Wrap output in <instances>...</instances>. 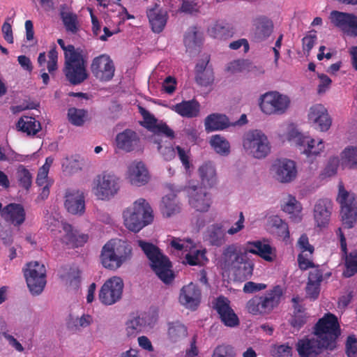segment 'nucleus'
I'll return each instance as SVG.
<instances>
[{"label":"nucleus","mask_w":357,"mask_h":357,"mask_svg":"<svg viewBox=\"0 0 357 357\" xmlns=\"http://www.w3.org/2000/svg\"><path fill=\"white\" fill-rule=\"evenodd\" d=\"M24 275L27 286L33 295L40 294L46 284V268L43 264L31 261L26 264Z\"/></svg>","instance_id":"obj_8"},{"label":"nucleus","mask_w":357,"mask_h":357,"mask_svg":"<svg viewBox=\"0 0 357 357\" xmlns=\"http://www.w3.org/2000/svg\"><path fill=\"white\" fill-rule=\"evenodd\" d=\"M341 158L342 162L352 167L357 165V149L354 146H349L342 152Z\"/></svg>","instance_id":"obj_52"},{"label":"nucleus","mask_w":357,"mask_h":357,"mask_svg":"<svg viewBox=\"0 0 357 357\" xmlns=\"http://www.w3.org/2000/svg\"><path fill=\"white\" fill-rule=\"evenodd\" d=\"M308 119L317 128L323 132L327 131L332 123L327 109L321 104H317L310 107Z\"/></svg>","instance_id":"obj_22"},{"label":"nucleus","mask_w":357,"mask_h":357,"mask_svg":"<svg viewBox=\"0 0 357 357\" xmlns=\"http://www.w3.org/2000/svg\"><path fill=\"white\" fill-rule=\"evenodd\" d=\"M62 228L65 234L61 237V241L68 248H77L82 247L89 241V235L74 229L68 223H63Z\"/></svg>","instance_id":"obj_21"},{"label":"nucleus","mask_w":357,"mask_h":357,"mask_svg":"<svg viewBox=\"0 0 357 357\" xmlns=\"http://www.w3.org/2000/svg\"><path fill=\"white\" fill-rule=\"evenodd\" d=\"M176 149L177 151L178 156L182 162V165L186 170L189 169L190 167V151H186L179 146H176Z\"/></svg>","instance_id":"obj_63"},{"label":"nucleus","mask_w":357,"mask_h":357,"mask_svg":"<svg viewBox=\"0 0 357 357\" xmlns=\"http://www.w3.org/2000/svg\"><path fill=\"white\" fill-rule=\"evenodd\" d=\"M255 26L252 33L255 42H261L268 38L273 31L272 20L266 16L261 15L253 20Z\"/></svg>","instance_id":"obj_26"},{"label":"nucleus","mask_w":357,"mask_h":357,"mask_svg":"<svg viewBox=\"0 0 357 357\" xmlns=\"http://www.w3.org/2000/svg\"><path fill=\"white\" fill-rule=\"evenodd\" d=\"M17 128L19 130L26 133L27 135L33 136L41 130L40 122L35 118L27 116H24L18 120Z\"/></svg>","instance_id":"obj_41"},{"label":"nucleus","mask_w":357,"mask_h":357,"mask_svg":"<svg viewBox=\"0 0 357 357\" xmlns=\"http://www.w3.org/2000/svg\"><path fill=\"white\" fill-rule=\"evenodd\" d=\"M64 205L67 211L72 214H83L85 211L84 192L76 190H68L65 195Z\"/></svg>","instance_id":"obj_23"},{"label":"nucleus","mask_w":357,"mask_h":357,"mask_svg":"<svg viewBox=\"0 0 357 357\" xmlns=\"http://www.w3.org/2000/svg\"><path fill=\"white\" fill-rule=\"evenodd\" d=\"M329 18L331 23L347 36H357V16L354 14L333 10Z\"/></svg>","instance_id":"obj_12"},{"label":"nucleus","mask_w":357,"mask_h":357,"mask_svg":"<svg viewBox=\"0 0 357 357\" xmlns=\"http://www.w3.org/2000/svg\"><path fill=\"white\" fill-rule=\"evenodd\" d=\"M143 324L144 321L139 316L129 319L126 324L128 336H135L137 333H140L142 330Z\"/></svg>","instance_id":"obj_51"},{"label":"nucleus","mask_w":357,"mask_h":357,"mask_svg":"<svg viewBox=\"0 0 357 357\" xmlns=\"http://www.w3.org/2000/svg\"><path fill=\"white\" fill-rule=\"evenodd\" d=\"M88 112L83 109L75 107L69 108L68 110V117L69 121L74 126H82L87 117Z\"/></svg>","instance_id":"obj_50"},{"label":"nucleus","mask_w":357,"mask_h":357,"mask_svg":"<svg viewBox=\"0 0 357 357\" xmlns=\"http://www.w3.org/2000/svg\"><path fill=\"white\" fill-rule=\"evenodd\" d=\"M91 71L100 82H109L114 77L115 66L108 55L101 54L93 59Z\"/></svg>","instance_id":"obj_13"},{"label":"nucleus","mask_w":357,"mask_h":357,"mask_svg":"<svg viewBox=\"0 0 357 357\" xmlns=\"http://www.w3.org/2000/svg\"><path fill=\"white\" fill-rule=\"evenodd\" d=\"M211 357H235V354L230 346L219 345L213 350Z\"/></svg>","instance_id":"obj_58"},{"label":"nucleus","mask_w":357,"mask_h":357,"mask_svg":"<svg viewBox=\"0 0 357 357\" xmlns=\"http://www.w3.org/2000/svg\"><path fill=\"white\" fill-rule=\"evenodd\" d=\"M338 192L336 202L340 205V208L357 206V196L351 192L346 190L344 183L340 181L338 183Z\"/></svg>","instance_id":"obj_38"},{"label":"nucleus","mask_w":357,"mask_h":357,"mask_svg":"<svg viewBox=\"0 0 357 357\" xmlns=\"http://www.w3.org/2000/svg\"><path fill=\"white\" fill-rule=\"evenodd\" d=\"M213 307L225 326L234 328L240 324L239 319L231 307L230 301L227 297L224 296L217 297L213 302Z\"/></svg>","instance_id":"obj_14"},{"label":"nucleus","mask_w":357,"mask_h":357,"mask_svg":"<svg viewBox=\"0 0 357 357\" xmlns=\"http://www.w3.org/2000/svg\"><path fill=\"white\" fill-rule=\"evenodd\" d=\"M205 251L201 250H195L187 253L185 257L186 264L190 266L201 265L202 259L205 257Z\"/></svg>","instance_id":"obj_54"},{"label":"nucleus","mask_w":357,"mask_h":357,"mask_svg":"<svg viewBox=\"0 0 357 357\" xmlns=\"http://www.w3.org/2000/svg\"><path fill=\"white\" fill-rule=\"evenodd\" d=\"M298 144L303 149L301 151L311 161L319 155L324 149V142L320 139L316 141L307 136H301L298 139Z\"/></svg>","instance_id":"obj_27"},{"label":"nucleus","mask_w":357,"mask_h":357,"mask_svg":"<svg viewBox=\"0 0 357 357\" xmlns=\"http://www.w3.org/2000/svg\"><path fill=\"white\" fill-rule=\"evenodd\" d=\"M246 254L242 252L236 244H231L226 246L222 254L220 266L225 271H234L235 268L243 263V259Z\"/></svg>","instance_id":"obj_15"},{"label":"nucleus","mask_w":357,"mask_h":357,"mask_svg":"<svg viewBox=\"0 0 357 357\" xmlns=\"http://www.w3.org/2000/svg\"><path fill=\"white\" fill-rule=\"evenodd\" d=\"M49 61H47V68L48 72L52 74L57 70V61H58V52L56 51V47L54 45L48 52Z\"/></svg>","instance_id":"obj_57"},{"label":"nucleus","mask_w":357,"mask_h":357,"mask_svg":"<svg viewBox=\"0 0 357 357\" xmlns=\"http://www.w3.org/2000/svg\"><path fill=\"white\" fill-rule=\"evenodd\" d=\"M282 296V288L280 285H276L265 293L250 298L247 302L245 308L252 315H268L279 306Z\"/></svg>","instance_id":"obj_3"},{"label":"nucleus","mask_w":357,"mask_h":357,"mask_svg":"<svg viewBox=\"0 0 357 357\" xmlns=\"http://www.w3.org/2000/svg\"><path fill=\"white\" fill-rule=\"evenodd\" d=\"M137 244L150 261V266L157 276L165 284H169L174 278L172 263L158 247L152 243L138 240Z\"/></svg>","instance_id":"obj_1"},{"label":"nucleus","mask_w":357,"mask_h":357,"mask_svg":"<svg viewBox=\"0 0 357 357\" xmlns=\"http://www.w3.org/2000/svg\"><path fill=\"white\" fill-rule=\"evenodd\" d=\"M245 252L258 255L268 262L273 261L276 257L275 249L265 241H248L245 245Z\"/></svg>","instance_id":"obj_20"},{"label":"nucleus","mask_w":357,"mask_h":357,"mask_svg":"<svg viewBox=\"0 0 357 357\" xmlns=\"http://www.w3.org/2000/svg\"><path fill=\"white\" fill-rule=\"evenodd\" d=\"M16 178L20 187L29 190L32 184V174L23 165H19L16 169Z\"/></svg>","instance_id":"obj_45"},{"label":"nucleus","mask_w":357,"mask_h":357,"mask_svg":"<svg viewBox=\"0 0 357 357\" xmlns=\"http://www.w3.org/2000/svg\"><path fill=\"white\" fill-rule=\"evenodd\" d=\"M307 321L306 313H294L289 321L290 325L297 330L301 328Z\"/></svg>","instance_id":"obj_59"},{"label":"nucleus","mask_w":357,"mask_h":357,"mask_svg":"<svg viewBox=\"0 0 357 357\" xmlns=\"http://www.w3.org/2000/svg\"><path fill=\"white\" fill-rule=\"evenodd\" d=\"M340 215L345 228H353L357 222V206L340 208Z\"/></svg>","instance_id":"obj_44"},{"label":"nucleus","mask_w":357,"mask_h":357,"mask_svg":"<svg viewBox=\"0 0 357 357\" xmlns=\"http://www.w3.org/2000/svg\"><path fill=\"white\" fill-rule=\"evenodd\" d=\"M201 295L199 287L190 282L181 289L179 302L186 308L195 310L200 304Z\"/></svg>","instance_id":"obj_19"},{"label":"nucleus","mask_w":357,"mask_h":357,"mask_svg":"<svg viewBox=\"0 0 357 357\" xmlns=\"http://www.w3.org/2000/svg\"><path fill=\"white\" fill-rule=\"evenodd\" d=\"M321 342L322 341L319 339L300 340L296 344L299 357H315L321 352L322 349L325 348L322 347Z\"/></svg>","instance_id":"obj_31"},{"label":"nucleus","mask_w":357,"mask_h":357,"mask_svg":"<svg viewBox=\"0 0 357 357\" xmlns=\"http://www.w3.org/2000/svg\"><path fill=\"white\" fill-rule=\"evenodd\" d=\"M61 18L67 31L76 33L79 30V23L76 14L61 11Z\"/></svg>","instance_id":"obj_48"},{"label":"nucleus","mask_w":357,"mask_h":357,"mask_svg":"<svg viewBox=\"0 0 357 357\" xmlns=\"http://www.w3.org/2000/svg\"><path fill=\"white\" fill-rule=\"evenodd\" d=\"M154 143L156 144L157 149L162 158L165 160L170 161L174 158L176 155V147H173L172 146H163L162 145V140L155 139Z\"/></svg>","instance_id":"obj_53"},{"label":"nucleus","mask_w":357,"mask_h":357,"mask_svg":"<svg viewBox=\"0 0 357 357\" xmlns=\"http://www.w3.org/2000/svg\"><path fill=\"white\" fill-rule=\"evenodd\" d=\"M126 227L131 231L138 232L153 220V210L150 204L143 198L136 200L132 206L123 213Z\"/></svg>","instance_id":"obj_2"},{"label":"nucleus","mask_w":357,"mask_h":357,"mask_svg":"<svg viewBox=\"0 0 357 357\" xmlns=\"http://www.w3.org/2000/svg\"><path fill=\"white\" fill-rule=\"evenodd\" d=\"M107 243L109 244V248L122 264L127 263L132 258V247L128 241L122 239H111Z\"/></svg>","instance_id":"obj_30"},{"label":"nucleus","mask_w":357,"mask_h":357,"mask_svg":"<svg viewBox=\"0 0 357 357\" xmlns=\"http://www.w3.org/2000/svg\"><path fill=\"white\" fill-rule=\"evenodd\" d=\"M205 130L208 132L224 130L229 127V121L226 115L211 114L204 121Z\"/></svg>","instance_id":"obj_39"},{"label":"nucleus","mask_w":357,"mask_h":357,"mask_svg":"<svg viewBox=\"0 0 357 357\" xmlns=\"http://www.w3.org/2000/svg\"><path fill=\"white\" fill-rule=\"evenodd\" d=\"M124 284L120 277L114 276L105 281L99 291L100 301L105 305L118 302L122 297Z\"/></svg>","instance_id":"obj_10"},{"label":"nucleus","mask_w":357,"mask_h":357,"mask_svg":"<svg viewBox=\"0 0 357 357\" xmlns=\"http://www.w3.org/2000/svg\"><path fill=\"white\" fill-rule=\"evenodd\" d=\"M210 56L206 55L199 61L195 66V81L202 86H208L214 82V73L213 68L208 66Z\"/></svg>","instance_id":"obj_24"},{"label":"nucleus","mask_w":357,"mask_h":357,"mask_svg":"<svg viewBox=\"0 0 357 357\" xmlns=\"http://www.w3.org/2000/svg\"><path fill=\"white\" fill-rule=\"evenodd\" d=\"M289 103L290 100L287 96L278 91H270L261 96L259 107L266 114H282L289 107Z\"/></svg>","instance_id":"obj_9"},{"label":"nucleus","mask_w":357,"mask_h":357,"mask_svg":"<svg viewBox=\"0 0 357 357\" xmlns=\"http://www.w3.org/2000/svg\"><path fill=\"white\" fill-rule=\"evenodd\" d=\"M211 146L215 152L222 155H227L230 153L229 142L220 135H213L210 141Z\"/></svg>","instance_id":"obj_46"},{"label":"nucleus","mask_w":357,"mask_h":357,"mask_svg":"<svg viewBox=\"0 0 357 357\" xmlns=\"http://www.w3.org/2000/svg\"><path fill=\"white\" fill-rule=\"evenodd\" d=\"M172 109L183 117L194 118L199 116L200 105L195 99L183 100L173 105Z\"/></svg>","instance_id":"obj_33"},{"label":"nucleus","mask_w":357,"mask_h":357,"mask_svg":"<svg viewBox=\"0 0 357 357\" xmlns=\"http://www.w3.org/2000/svg\"><path fill=\"white\" fill-rule=\"evenodd\" d=\"M257 70V67L253 66V64L247 59L234 60L230 62L227 67V70L233 74L243 72H253Z\"/></svg>","instance_id":"obj_43"},{"label":"nucleus","mask_w":357,"mask_h":357,"mask_svg":"<svg viewBox=\"0 0 357 357\" xmlns=\"http://www.w3.org/2000/svg\"><path fill=\"white\" fill-rule=\"evenodd\" d=\"M93 191L98 199L108 200L117 194L120 189V179L114 173L104 172L93 181Z\"/></svg>","instance_id":"obj_6"},{"label":"nucleus","mask_w":357,"mask_h":357,"mask_svg":"<svg viewBox=\"0 0 357 357\" xmlns=\"http://www.w3.org/2000/svg\"><path fill=\"white\" fill-rule=\"evenodd\" d=\"M208 33L214 38L226 39L232 37L234 31L229 24L223 21H217L208 29Z\"/></svg>","instance_id":"obj_40"},{"label":"nucleus","mask_w":357,"mask_h":357,"mask_svg":"<svg viewBox=\"0 0 357 357\" xmlns=\"http://www.w3.org/2000/svg\"><path fill=\"white\" fill-rule=\"evenodd\" d=\"M1 217L14 226H20L25 220L26 213L21 204L12 203L3 208Z\"/></svg>","instance_id":"obj_28"},{"label":"nucleus","mask_w":357,"mask_h":357,"mask_svg":"<svg viewBox=\"0 0 357 357\" xmlns=\"http://www.w3.org/2000/svg\"><path fill=\"white\" fill-rule=\"evenodd\" d=\"M188 335L187 328L179 321H175L169 324L168 335L173 342H176Z\"/></svg>","instance_id":"obj_47"},{"label":"nucleus","mask_w":357,"mask_h":357,"mask_svg":"<svg viewBox=\"0 0 357 357\" xmlns=\"http://www.w3.org/2000/svg\"><path fill=\"white\" fill-rule=\"evenodd\" d=\"M243 146L256 158L266 157L271 149L267 137L259 130L247 132L243 136Z\"/></svg>","instance_id":"obj_7"},{"label":"nucleus","mask_w":357,"mask_h":357,"mask_svg":"<svg viewBox=\"0 0 357 357\" xmlns=\"http://www.w3.org/2000/svg\"><path fill=\"white\" fill-rule=\"evenodd\" d=\"M139 112L144 119L141 126L155 135L154 140L155 139L161 140L159 139L160 135H164L170 139H174L175 134L174 130L165 122L162 121L158 122V119L153 114L142 107H139Z\"/></svg>","instance_id":"obj_11"},{"label":"nucleus","mask_w":357,"mask_h":357,"mask_svg":"<svg viewBox=\"0 0 357 357\" xmlns=\"http://www.w3.org/2000/svg\"><path fill=\"white\" fill-rule=\"evenodd\" d=\"M63 73L66 79L73 85H78L89 77L86 61L83 51L65 59Z\"/></svg>","instance_id":"obj_5"},{"label":"nucleus","mask_w":357,"mask_h":357,"mask_svg":"<svg viewBox=\"0 0 357 357\" xmlns=\"http://www.w3.org/2000/svg\"><path fill=\"white\" fill-rule=\"evenodd\" d=\"M147 17L154 33L162 31L167 20V14L165 11L158 7L152 8L147 10Z\"/></svg>","instance_id":"obj_35"},{"label":"nucleus","mask_w":357,"mask_h":357,"mask_svg":"<svg viewBox=\"0 0 357 357\" xmlns=\"http://www.w3.org/2000/svg\"><path fill=\"white\" fill-rule=\"evenodd\" d=\"M336 234L340 238L342 255L344 257L345 268L342 275L345 278H351L357 273V250L348 253L346 238L342 229L338 228Z\"/></svg>","instance_id":"obj_17"},{"label":"nucleus","mask_w":357,"mask_h":357,"mask_svg":"<svg viewBox=\"0 0 357 357\" xmlns=\"http://www.w3.org/2000/svg\"><path fill=\"white\" fill-rule=\"evenodd\" d=\"M314 334L322 341V347L332 349L336 339L340 335V328L337 318L331 313L326 314L314 326Z\"/></svg>","instance_id":"obj_4"},{"label":"nucleus","mask_w":357,"mask_h":357,"mask_svg":"<svg viewBox=\"0 0 357 357\" xmlns=\"http://www.w3.org/2000/svg\"><path fill=\"white\" fill-rule=\"evenodd\" d=\"M64 278L70 285L77 287L80 282L81 272L77 267L73 266L70 268Z\"/></svg>","instance_id":"obj_55"},{"label":"nucleus","mask_w":357,"mask_h":357,"mask_svg":"<svg viewBox=\"0 0 357 357\" xmlns=\"http://www.w3.org/2000/svg\"><path fill=\"white\" fill-rule=\"evenodd\" d=\"M160 211L163 217L169 218L181 211V206L175 195H165L160 204Z\"/></svg>","instance_id":"obj_36"},{"label":"nucleus","mask_w":357,"mask_h":357,"mask_svg":"<svg viewBox=\"0 0 357 357\" xmlns=\"http://www.w3.org/2000/svg\"><path fill=\"white\" fill-rule=\"evenodd\" d=\"M57 43L64 52L65 59L70 58V56H73L82 51L79 48L75 49L73 45H66L64 40L61 38L58 39Z\"/></svg>","instance_id":"obj_62"},{"label":"nucleus","mask_w":357,"mask_h":357,"mask_svg":"<svg viewBox=\"0 0 357 357\" xmlns=\"http://www.w3.org/2000/svg\"><path fill=\"white\" fill-rule=\"evenodd\" d=\"M199 174L202 183L208 187H213L217 182L216 171L211 162L203 164L199 168Z\"/></svg>","instance_id":"obj_42"},{"label":"nucleus","mask_w":357,"mask_h":357,"mask_svg":"<svg viewBox=\"0 0 357 357\" xmlns=\"http://www.w3.org/2000/svg\"><path fill=\"white\" fill-rule=\"evenodd\" d=\"M345 352L347 357L357 356V338L354 335L347 337L345 343Z\"/></svg>","instance_id":"obj_56"},{"label":"nucleus","mask_w":357,"mask_h":357,"mask_svg":"<svg viewBox=\"0 0 357 357\" xmlns=\"http://www.w3.org/2000/svg\"><path fill=\"white\" fill-rule=\"evenodd\" d=\"M292 348L288 344L275 345L273 355L275 357H291Z\"/></svg>","instance_id":"obj_61"},{"label":"nucleus","mask_w":357,"mask_h":357,"mask_svg":"<svg viewBox=\"0 0 357 357\" xmlns=\"http://www.w3.org/2000/svg\"><path fill=\"white\" fill-rule=\"evenodd\" d=\"M254 270V264L246 259V257L243 259V263L235 268L233 271L234 274L240 280H246L252 275Z\"/></svg>","instance_id":"obj_49"},{"label":"nucleus","mask_w":357,"mask_h":357,"mask_svg":"<svg viewBox=\"0 0 357 357\" xmlns=\"http://www.w3.org/2000/svg\"><path fill=\"white\" fill-rule=\"evenodd\" d=\"M139 137L137 132L130 129H126L116 137V144L118 149L131 152L139 146Z\"/></svg>","instance_id":"obj_29"},{"label":"nucleus","mask_w":357,"mask_h":357,"mask_svg":"<svg viewBox=\"0 0 357 357\" xmlns=\"http://www.w3.org/2000/svg\"><path fill=\"white\" fill-rule=\"evenodd\" d=\"M204 239L210 245L220 247L226 241V233L221 224H213L207 227Z\"/></svg>","instance_id":"obj_34"},{"label":"nucleus","mask_w":357,"mask_h":357,"mask_svg":"<svg viewBox=\"0 0 357 357\" xmlns=\"http://www.w3.org/2000/svg\"><path fill=\"white\" fill-rule=\"evenodd\" d=\"M333 202L328 198L319 199L314 208V218L318 227H325L329 222L333 210Z\"/></svg>","instance_id":"obj_25"},{"label":"nucleus","mask_w":357,"mask_h":357,"mask_svg":"<svg viewBox=\"0 0 357 357\" xmlns=\"http://www.w3.org/2000/svg\"><path fill=\"white\" fill-rule=\"evenodd\" d=\"M107 243L102 248L100 259L102 266L107 269L116 271L123 264L115 256L114 251L109 248Z\"/></svg>","instance_id":"obj_37"},{"label":"nucleus","mask_w":357,"mask_h":357,"mask_svg":"<svg viewBox=\"0 0 357 357\" xmlns=\"http://www.w3.org/2000/svg\"><path fill=\"white\" fill-rule=\"evenodd\" d=\"M272 170L275 174L276 179L281 183H289L297 175L296 163L287 158L276 160L272 165Z\"/></svg>","instance_id":"obj_18"},{"label":"nucleus","mask_w":357,"mask_h":357,"mask_svg":"<svg viewBox=\"0 0 357 357\" xmlns=\"http://www.w3.org/2000/svg\"><path fill=\"white\" fill-rule=\"evenodd\" d=\"M282 210L286 213L293 214L300 212L301 206L295 197L290 196L288 202L282 206Z\"/></svg>","instance_id":"obj_60"},{"label":"nucleus","mask_w":357,"mask_h":357,"mask_svg":"<svg viewBox=\"0 0 357 357\" xmlns=\"http://www.w3.org/2000/svg\"><path fill=\"white\" fill-rule=\"evenodd\" d=\"M128 177L132 185L141 186L145 185L149 176L148 170L142 162H132L128 167Z\"/></svg>","instance_id":"obj_32"},{"label":"nucleus","mask_w":357,"mask_h":357,"mask_svg":"<svg viewBox=\"0 0 357 357\" xmlns=\"http://www.w3.org/2000/svg\"><path fill=\"white\" fill-rule=\"evenodd\" d=\"M319 78V84L317 88V92L319 94L325 93L331 86L332 80L331 79L325 74H320L318 75Z\"/></svg>","instance_id":"obj_64"},{"label":"nucleus","mask_w":357,"mask_h":357,"mask_svg":"<svg viewBox=\"0 0 357 357\" xmlns=\"http://www.w3.org/2000/svg\"><path fill=\"white\" fill-rule=\"evenodd\" d=\"M186 190L189 197V204L192 208L199 212L208 211L211 198L204 188L192 185L188 186Z\"/></svg>","instance_id":"obj_16"}]
</instances>
